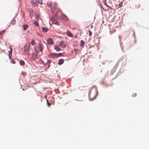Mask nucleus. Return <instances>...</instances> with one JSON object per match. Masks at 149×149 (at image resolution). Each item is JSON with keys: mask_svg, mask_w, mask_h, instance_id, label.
I'll return each mask as SVG.
<instances>
[{"mask_svg": "<svg viewBox=\"0 0 149 149\" xmlns=\"http://www.w3.org/2000/svg\"><path fill=\"white\" fill-rule=\"evenodd\" d=\"M62 19L65 21H67L68 20V17L64 14H62Z\"/></svg>", "mask_w": 149, "mask_h": 149, "instance_id": "11", "label": "nucleus"}, {"mask_svg": "<svg viewBox=\"0 0 149 149\" xmlns=\"http://www.w3.org/2000/svg\"><path fill=\"white\" fill-rule=\"evenodd\" d=\"M46 97H47V95H45V97L46 98Z\"/></svg>", "mask_w": 149, "mask_h": 149, "instance_id": "35", "label": "nucleus"}, {"mask_svg": "<svg viewBox=\"0 0 149 149\" xmlns=\"http://www.w3.org/2000/svg\"><path fill=\"white\" fill-rule=\"evenodd\" d=\"M42 63L43 64H45V63H44V62L43 61H42Z\"/></svg>", "mask_w": 149, "mask_h": 149, "instance_id": "32", "label": "nucleus"}, {"mask_svg": "<svg viewBox=\"0 0 149 149\" xmlns=\"http://www.w3.org/2000/svg\"><path fill=\"white\" fill-rule=\"evenodd\" d=\"M123 2H121L119 4V8H120L121 7L123 6Z\"/></svg>", "mask_w": 149, "mask_h": 149, "instance_id": "24", "label": "nucleus"}, {"mask_svg": "<svg viewBox=\"0 0 149 149\" xmlns=\"http://www.w3.org/2000/svg\"><path fill=\"white\" fill-rule=\"evenodd\" d=\"M48 57L51 58H54L55 57L57 58L56 54L55 53H52L48 55Z\"/></svg>", "mask_w": 149, "mask_h": 149, "instance_id": "5", "label": "nucleus"}, {"mask_svg": "<svg viewBox=\"0 0 149 149\" xmlns=\"http://www.w3.org/2000/svg\"><path fill=\"white\" fill-rule=\"evenodd\" d=\"M25 74V73H24V74H23L22 73V74Z\"/></svg>", "mask_w": 149, "mask_h": 149, "instance_id": "37", "label": "nucleus"}, {"mask_svg": "<svg viewBox=\"0 0 149 149\" xmlns=\"http://www.w3.org/2000/svg\"><path fill=\"white\" fill-rule=\"evenodd\" d=\"M97 93V88L93 86L90 89L89 93V97L90 100H92L95 98Z\"/></svg>", "mask_w": 149, "mask_h": 149, "instance_id": "1", "label": "nucleus"}, {"mask_svg": "<svg viewBox=\"0 0 149 149\" xmlns=\"http://www.w3.org/2000/svg\"><path fill=\"white\" fill-rule=\"evenodd\" d=\"M67 34L68 36H69L71 37H72L73 36L72 35V33L69 31H68L67 32Z\"/></svg>", "mask_w": 149, "mask_h": 149, "instance_id": "16", "label": "nucleus"}, {"mask_svg": "<svg viewBox=\"0 0 149 149\" xmlns=\"http://www.w3.org/2000/svg\"><path fill=\"white\" fill-rule=\"evenodd\" d=\"M20 64L21 65H25V63L24 61L21 60L20 61Z\"/></svg>", "mask_w": 149, "mask_h": 149, "instance_id": "20", "label": "nucleus"}, {"mask_svg": "<svg viewBox=\"0 0 149 149\" xmlns=\"http://www.w3.org/2000/svg\"><path fill=\"white\" fill-rule=\"evenodd\" d=\"M47 42L49 45H52L53 43L52 40L50 38H48L47 39Z\"/></svg>", "mask_w": 149, "mask_h": 149, "instance_id": "9", "label": "nucleus"}, {"mask_svg": "<svg viewBox=\"0 0 149 149\" xmlns=\"http://www.w3.org/2000/svg\"><path fill=\"white\" fill-rule=\"evenodd\" d=\"M58 45L62 48H64L66 47V45L65 42L63 41L59 42V43L58 44Z\"/></svg>", "mask_w": 149, "mask_h": 149, "instance_id": "4", "label": "nucleus"}, {"mask_svg": "<svg viewBox=\"0 0 149 149\" xmlns=\"http://www.w3.org/2000/svg\"><path fill=\"white\" fill-rule=\"evenodd\" d=\"M42 31L44 32H47L48 31V29L45 27H42Z\"/></svg>", "mask_w": 149, "mask_h": 149, "instance_id": "18", "label": "nucleus"}, {"mask_svg": "<svg viewBox=\"0 0 149 149\" xmlns=\"http://www.w3.org/2000/svg\"><path fill=\"white\" fill-rule=\"evenodd\" d=\"M54 8H52V12H53V11H54Z\"/></svg>", "mask_w": 149, "mask_h": 149, "instance_id": "31", "label": "nucleus"}, {"mask_svg": "<svg viewBox=\"0 0 149 149\" xmlns=\"http://www.w3.org/2000/svg\"><path fill=\"white\" fill-rule=\"evenodd\" d=\"M85 44V42H84L83 40H81L80 41V46L82 47H84Z\"/></svg>", "mask_w": 149, "mask_h": 149, "instance_id": "17", "label": "nucleus"}, {"mask_svg": "<svg viewBox=\"0 0 149 149\" xmlns=\"http://www.w3.org/2000/svg\"><path fill=\"white\" fill-rule=\"evenodd\" d=\"M31 1L32 3L35 4H36L37 3H39L40 4L42 3V1H38L37 0H31Z\"/></svg>", "mask_w": 149, "mask_h": 149, "instance_id": "6", "label": "nucleus"}, {"mask_svg": "<svg viewBox=\"0 0 149 149\" xmlns=\"http://www.w3.org/2000/svg\"><path fill=\"white\" fill-rule=\"evenodd\" d=\"M47 105L48 106H50L51 105V104L50 103H49L48 102V101H47Z\"/></svg>", "mask_w": 149, "mask_h": 149, "instance_id": "30", "label": "nucleus"}, {"mask_svg": "<svg viewBox=\"0 0 149 149\" xmlns=\"http://www.w3.org/2000/svg\"><path fill=\"white\" fill-rule=\"evenodd\" d=\"M54 49L57 52H59L61 50V49L60 48L58 45H54Z\"/></svg>", "mask_w": 149, "mask_h": 149, "instance_id": "7", "label": "nucleus"}, {"mask_svg": "<svg viewBox=\"0 0 149 149\" xmlns=\"http://www.w3.org/2000/svg\"><path fill=\"white\" fill-rule=\"evenodd\" d=\"M23 29L24 30H26L28 28L29 26L27 24H24L23 26Z\"/></svg>", "mask_w": 149, "mask_h": 149, "instance_id": "15", "label": "nucleus"}, {"mask_svg": "<svg viewBox=\"0 0 149 149\" xmlns=\"http://www.w3.org/2000/svg\"><path fill=\"white\" fill-rule=\"evenodd\" d=\"M16 23V20L14 19H13L12 21V24L13 25H14L15 23Z\"/></svg>", "mask_w": 149, "mask_h": 149, "instance_id": "25", "label": "nucleus"}, {"mask_svg": "<svg viewBox=\"0 0 149 149\" xmlns=\"http://www.w3.org/2000/svg\"><path fill=\"white\" fill-rule=\"evenodd\" d=\"M11 63H13V64H15V61L13 60H12L11 62Z\"/></svg>", "mask_w": 149, "mask_h": 149, "instance_id": "28", "label": "nucleus"}, {"mask_svg": "<svg viewBox=\"0 0 149 149\" xmlns=\"http://www.w3.org/2000/svg\"><path fill=\"white\" fill-rule=\"evenodd\" d=\"M136 93H134L132 95V96L133 97H136Z\"/></svg>", "mask_w": 149, "mask_h": 149, "instance_id": "27", "label": "nucleus"}, {"mask_svg": "<svg viewBox=\"0 0 149 149\" xmlns=\"http://www.w3.org/2000/svg\"><path fill=\"white\" fill-rule=\"evenodd\" d=\"M63 56V54L62 53H59L56 54V57L57 58L59 56Z\"/></svg>", "mask_w": 149, "mask_h": 149, "instance_id": "19", "label": "nucleus"}, {"mask_svg": "<svg viewBox=\"0 0 149 149\" xmlns=\"http://www.w3.org/2000/svg\"><path fill=\"white\" fill-rule=\"evenodd\" d=\"M57 18V17H56V16H55V17H52L51 20L53 22V23L56 24L58 25H60V23L58 22L57 21V20L56 19Z\"/></svg>", "mask_w": 149, "mask_h": 149, "instance_id": "3", "label": "nucleus"}, {"mask_svg": "<svg viewBox=\"0 0 149 149\" xmlns=\"http://www.w3.org/2000/svg\"><path fill=\"white\" fill-rule=\"evenodd\" d=\"M9 54L8 56L9 58L11 59L12 58V48H10V51H9Z\"/></svg>", "mask_w": 149, "mask_h": 149, "instance_id": "12", "label": "nucleus"}, {"mask_svg": "<svg viewBox=\"0 0 149 149\" xmlns=\"http://www.w3.org/2000/svg\"><path fill=\"white\" fill-rule=\"evenodd\" d=\"M64 62V60L63 59H61L59 60L58 63L59 65H61Z\"/></svg>", "mask_w": 149, "mask_h": 149, "instance_id": "14", "label": "nucleus"}, {"mask_svg": "<svg viewBox=\"0 0 149 149\" xmlns=\"http://www.w3.org/2000/svg\"><path fill=\"white\" fill-rule=\"evenodd\" d=\"M51 62V61L49 60H48L47 63H45V66H46L47 65V68H48L50 67V63Z\"/></svg>", "mask_w": 149, "mask_h": 149, "instance_id": "8", "label": "nucleus"}, {"mask_svg": "<svg viewBox=\"0 0 149 149\" xmlns=\"http://www.w3.org/2000/svg\"><path fill=\"white\" fill-rule=\"evenodd\" d=\"M39 48L41 52H42L43 48L44 47L43 45L41 44H40L39 45Z\"/></svg>", "mask_w": 149, "mask_h": 149, "instance_id": "13", "label": "nucleus"}, {"mask_svg": "<svg viewBox=\"0 0 149 149\" xmlns=\"http://www.w3.org/2000/svg\"><path fill=\"white\" fill-rule=\"evenodd\" d=\"M55 6H56V5H57L56 3H55Z\"/></svg>", "mask_w": 149, "mask_h": 149, "instance_id": "34", "label": "nucleus"}, {"mask_svg": "<svg viewBox=\"0 0 149 149\" xmlns=\"http://www.w3.org/2000/svg\"><path fill=\"white\" fill-rule=\"evenodd\" d=\"M31 45H34L36 44V42H35V40H33L31 42Z\"/></svg>", "mask_w": 149, "mask_h": 149, "instance_id": "23", "label": "nucleus"}, {"mask_svg": "<svg viewBox=\"0 0 149 149\" xmlns=\"http://www.w3.org/2000/svg\"><path fill=\"white\" fill-rule=\"evenodd\" d=\"M32 58L35 60L36 59H37L38 58V55L36 53H33L32 55Z\"/></svg>", "mask_w": 149, "mask_h": 149, "instance_id": "10", "label": "nucleus"}, {"mask_svg": "<svg viewBox=\"0 0 149 149\" xmlns=\"http://www.w3.org/2000/svg\"><path fill=\"white\" fill-rule=\"evenodd\" d=\"M88 32H89V35L90 36H91L92 34V32L89 30V31H88Z\"/></svg>", "mask_w": 149, "mask_h": 149, "instance_id": "26", "label": "nucleus"}, {"mask_svg": "<svg viewBox=\"0 0 149 149\" xmlns=\"http://www.w3.org/2000/svg\"><path fill=\"white\" fill-rule=\"evenodd\" d=\"M33 24L37 27H38L39 26V24H38V22H37L36 21H35L34 22Z\"/></svg>", "mask_w": 149, "mask_h": 149, "instance_id": "21", "label": "nucleus"}, {"mask_svg": "<svg viewBox=\"0 0 149 149\" xmlns=\"http://www.w3.org/2000/svg\"><path fill=\"white\" fill-rule=\"evenodd\" d=\"M35 51H36V52H38L36 50V49H35Z\"/></svg>", "mask_w": 149, "mask_h": 149, "instance_id": "36", "label": "nucleus"}, {"mask_svg": "<svg viewBox=\"0 0 149 149\" xmlns=\"http://www.w3.org/2000/svg\"><path fill=\"white\" fill-rule=\"evenodd\" d=\"M36 19L38 20H39V19H40V17H39L38 15V16L36 17Z\"/></svg>", "mask_w": 149, "mask_h": 149, "instance_id": "29", "label": "nucleus"}, {"mask_svg": "<svg viewBox=\"0 0 149 149\" xmlns=\"http://www.w3.org/2000/svg\"><path fill=\"white\" fill-rule=\"evenodd\" d=\"M30 47L31 45L30 43H26V44L24 45V54L28 55L30 54L29 50L30 49Z\"/></svg>", "mask_w": 149, "mask_h": 149, "instance_id": "2", "label": "nucleus"}, {"mask_svg": "<svg viewBox=\"0 0 149 149\" xmlns=\"http://www.w3.org/2000/svg\"><path fill=\"white\" fill-rule=\"evenodd\" d=\"M48 6L49 8H52V4L50 2H48L47 3Z\"/></svg>", "mask_w": 149, "mask_h": 149, "instance_id": "22", "label": "nucleus"}, {"mask_svg": "<svg viewBox=\"0 0 149 149\" xmlns=\"http://www.w3.org/2000/svg\"><path fill=\"white\" fill-rule=\"evenodd\" d=\"M25 74V73H24V74H23L22 73V74Z\"/></svg>", "mask_w": 149, "mask_h": 149, "instance_id": "38", "label": "nucleus"}, {"mask_svg": "<svg viewBox=\"0 0 149 149\" xmlns=\"http://www.w3.org/2000/svg\"><path fill=\"white\" fill-rule=\"evenodd\" d=\"M105 5H106V6H107V7H108V6L106 4H105Z\"/></svg>", "mask_w": 149, "mask_h": 149, "instance_id": "33", "label": "nucleus"}]
</instances>
